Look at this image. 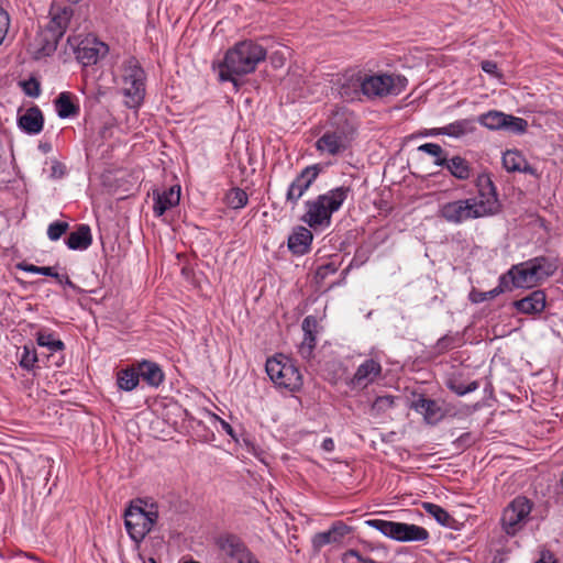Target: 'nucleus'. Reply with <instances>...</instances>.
Wrapping results in <instances>:
<instances>
[{
  "mask_svg": "<svg viewBox=\"0 0 563 563\" xmlns=\"http://www.w3.org/2000/svg\"><path fill=\"white\" fill-rule=\"evenodd\" d=\"M477 198L460 199L445 202L440 207L439 214L449 223L461 224L468 220L497 214L501 205L496 187L488 175H479L476 180Z\"/></svg>",
  "mask_w": 563,
  "mask_h": 563,
  "instance_id": "f257e3e1",
  "label": "nucleus"
},
{
  "mask_svg": "<svg viewBox=\"0 0 563 563\" xmlns=\"http://www.w3.org/2000/svg\"><path fill=\"white\" fill-rule=\"evenodd\" d=\"M265 58L266 49L262 45L253 41L239 42L228 49L223 60L219 64V79L231 81L238 87L236 76L253 73L258 63L265 60Z\"/></svg>",
  "mask_w": 563,
  "mask_h": 563,
  "instance_id": "f03ea898",
  "label": "nucleus"
},
{
  "mask_svg": "<svg viewBox=\"0 0 563 563\" xmlns=\"http://www.w3.org/2000/svg\"><path fill=\"white\" fill-rule=\"evenodd\" d=\"M351 191L350 186H340L319 195L314 200H308L302 220L311 228L329 225L332 214L342 207Z\"/></svg>",
  "mask_w": 563,
  "mask_h": 563,
  "instance_id": "7ed1b4c3",
  "label": "nucleus"
},
{
  "mask_svg": "<svg viewBox=\"0 0 563 563\" xmlns=\"http://www.w3.org/2000/svg\"><path fill=\"white\" fill-rule=\"evenodd\" d=\"M554 269L548 258L543 256L534 257L527 262L512 265L501 276L505 277L509 291L514 288H529L539 282L551 276Z\"/></svg>",
  "mask_w": 563,
  "mask_h": 563,
  "instance_id": "20e7f679",
  "label": "nucleus"
},
{
  "mask_svg": "<svg viewBox=\"0 0 563 563\" xmlns=\"http://www.w3.org/2000/svg\"><path fill=\"white\" fill-rule=\"evenodd\" d=\"M364 97L368 100L383 99L390 96H398L404 92L408 79L402 75L389 73H363Z\"/></svg>",
  "mask_w": 563,
  "mask_h": 563,
  "instance_id": "39448f33",
  "label": "nucleus"
},
{
  "mask_svg": "<svg viewBox=\"0 0 563 563\" xmlns=\"http://www.w3.org/2000/svg\"><path fill=\"white\" fill-rule=\"evenodd\" d=\"M146 74L140 62L129 57L122 65L123 95L128 98L126 106L130 109H139L145 98Z\"/></svg>",
  "mask_w": 563,
  "mask_h": 563,
  "instance_id": "423d86ee",
  "label": "nucleus"
},
{
  "mask_svg": "<svg viewBox=\"0 0 563 563\" xmlns=\"http://www.w3.org/2000/svg\"><path fill=\"white\" fill-rule=\"evenodd\" d=\"M146 74L140 62L129 57L122 65L123 95L128 98L126 106L130 109H139L145 98Z\"/></svg>",
  "mask_w": 563,
  "mask_h": 563,
  "instance_id": "0eeeda50",
  "label": "nucleus"
},
{
  "mask_svg": "<svg viewBox=\"0 0 563 563\" xmlns=\"http://www.w3.org/2000/svg\"><path fill=\"white\" fill-rule=\"evenodd\" d=\"M266 373L272 382L290 391H297L302 386V376L292 361L283 354L266 361Z\"/></svg>",
  "mask_w": 563,
  "mask_h": 563,
  "instance_id": "6e6552de",
  "label": "nucleus"
},
{
  "mask_svg": "<svg viewBox=\"0 0 563 563\" xmlns=\"http://www.w3.org/2000/svg\"><path fill=\"white\" fill-rule=\"evenodd\" d=\"M365 523L378 530L385 537L399 542L426 541L429 539V532L427 529L412 523L383 519H369Z\"/></svg>",
  "mask_w": 563,
  "mask_h": 563,
  "instance_id": "1a4fd4ad",
  "label": "nucleus"
},
{
  "mask_svg": "<svg viewBox=\"0 0 563 563\" xmlns=\"http://www.w3.org/2000/svg\"><path fill=\"white\" fill-rule=\"evenodd\" d=\"M533 508V503L526 496H517L504 509L500 523L504 532L509 537H515L523 529L529 520Z\"/></svg>",
  "mask_w": 563,
  "mask_h": 563,
  "instance_id": "9d476101",
  "label": "nucleus"
},
{
  "mask_svg": "<svg viewBox=\"0 0 563 563\" xmlns=\"http://www.w3.org/2000/svg\"><path fill=\"white\" fill-rule=\"evenodd\" d=\"M67 42L73 47L76 59L82 64V66L97 64L109 51L108 46L96 37L87 36L80 41L68 37Z\"/></svg>",
  "mask_w": 563,
  "mask_h": 563,
  "instance_id": "9b49d317",
  "label": "nucleus"
},
{
  "mask_svg": "<svg viewBox=\"0 0 563 563\" xmlns=\"http://www.w3.org/2000/svg\"><path fill=\"white\" fill-rule=\"evenodd\" d=\"M36 344L48 351L45 357L46 367L59 368L65 363V343L57 338L54 331L49 329H41L35 334Z\"/></svg>",
  "mask_w": 563,
  "mask_h": 563,
  "instance_id": "f8f14e48",
  "label": "nucleus"
},
{
  "mask_svg": "<svg viewBox=\"0 0 563 563\" xmlns=\"http://www.w3.org/2000/svg\"><path fill=\"white\" fill-rule=\"evenodd\" d=\"M216 545L220 555L231 563H243L252 551L247 548L242 538L235 533H222L216 539Z\"/></svg>",
  "mask_w": 563,
  "mask_h": 563,
  "instance_id": "ddd939ff",
  "label": "nucleus"
},
{
  "mask_svg": "<svg viewBox=\"0 0 563 563\" xmlns=\"http://www.w3.org/2000/svg\"><path fill=\"white\" fill-rule=\"evenodd\" d=\"M321 172L322 166L320 164L310 165L303 168L289 185L286 194V200L292 206H296L299 199L309 189V187L313 184Z\"/></svg>",
  "mask_w": 563,
  "mask_h": 563,
  "instance_id": "4468645a",
  "label": "nucleus"
},
{
  "mask_svg": "<svg viewBox=\"0 0 563 563\" xmlns=\"http://www.w3.org/2000/svg\"><path fill=\"white\" fill-rule=\"evenodd\" d=\"M331 131L345 136L350 142L354 140L357 130L356 115L345 107H336L329 118Z\"/></svg>",
  "mask_w": 563,
  "mask_h": 563,
  "instance_id": "2eb2a0df",
  "label": "nucleus"
},
{
  "mask_svg": "<svg viewBox=\"0 0 563 563\" xmlns=\"http://www.w3.org/2000/svg\"><path fill=\"white\" fill-rule=\"evenodd\" d=\"M124 526L130 538L140 543L150 533L145 521V509L131 504L124 512Z\"/></svg>",
  "mask_w": 563,
  "mask_h": 563,
  "instance_id": "dca6fc26",
  "label": "nucleus"
},
{
  "mask_svg": "<svg viewBox=\"0 0 563 563\" xmlns=\"http://www.w3.org/2000/svg\"><path fill=\"white\" fill-rule=\"evenodd\" d=\"M51 20L46 26L47 40L53 41L55 44L64 36L69 22L74 15L71 7H52Z\"/></svg>",
  "mask_w": 563,
  "mask_h": 563,
  "instance_id": "f3484780",
  "label": "nucleus"
},
{
  "mask_svg": "<svg viewBox=\"0 0 563 563\" xmlns=\"http://www.w3.org/2000/svg\"><path fill=\"white\" fill-rule=\"evenodd\" d=\"M351 532V527L343 521H334L327 531L318 532L311 538L313 554H318L324 545L342 542L345 536Z\"/></svg>",
  "mask_w": 563,
  "mask_h": 563,
  "instance_id": "a211bd4d",
  "label": "nucleus"
},
{
  "mask_svg": "<svg viewBox=\"0 0 563 563\" xmlns=\"http://www.w3.org/2000/svg\"><path fill=\"white\" fill-rule=\"evenodd\" d=\"M380 374V363L374 358H367L357 367L349 385L352 388H366L369 384L374 383Z\"/></svg>",
  "mask_w": 563,
  "mask_h": 563,
  "instance_id": "6ab92c4d",
  "label": "nucleus"
},
{
  "mask_svg": "<svg viewBox=\"0 0 563 563\" xmlns=\"http://www.w3.org/2000/svg\"><path fill=\"white\" fill-rule=\"evenodd\" d=\"M350 142L345 136L329 130L325 131L316 142V148L319 152H325L329 155L335 156L344 153L351 147Z\"/></svg>",
  "mask_w": 563,
  "mask_h": 563,
  "instance_id": "aec40b11",
  "label": "nucleus"
},
{
  "mask_svg": "<svg viewBox=\"0 0 563 563\" xmlns=\"http://www.w3.org/2000/svg\"><path fill=\"white\" fill-rule=\"evenodd\" d=\"M503 165L509 173L528 174L536 179L540 178V173L536 167L529 164L523 154L518 150H507L503 154Z\"/></svg>",
  "mask_w": 563,
  "mask_h": 563,
  "instance_id": "412c9836",
  "label": "nucleus"
},
{
  "mask_svg": "<svg viewBox=\"0 0 563 563\" xmlns=\"http://www.w3.org/2000/svg\"><path fill=\"white\" fill-rule=\"evenodd\" d=\"M153 212L156 217H162L167 210L177 206L180 200V186H172L164 191L153 190Z\"/></svg>",
  "mask_w": 563,
  "mask_h": 563,
  "instance_id": "4be33fe9",
  "label": "nucleus"
},
{
  "mask_svg": "<svg viewBox=\"0 0 563 563\" xmlns=\"http://www.w3.org/2000/svg\"><path fill=\"white\" fill-rule=\"evenodd\" d=\"M317 327L318 321L313 316H307L301 324L303 331V340L298 347V353L305 360H310L313 356V351L317 344Z\"/></svg>",
  "mask_w": 563,
  "mask_h": 563,
  "instance_id": "5701e85b",
  "label": "nucleus"
},
{
  "mask_svg": "<svg viewBox=\"0 0 563 563\" xmlns=\"http://www.w3.org/2000/svg\"><path fill=\"white\" fill-rule=\"evenodd\" d=\"M18 126L26 134L36 135L44 126V115L37 106H33L18 117Z\"/></svg>",
  "mask_w": 563,
  "mask_h": 563,
  "instance_id": "b1692460",
  "label": "nucleus"
},
{
  "mask_svg": "<svg viewBox=\"0 0 563 563\" xmlns=\"http://www.w3.org/2000/svg\"><path fill=\"white\" fill-rule=\"evenodd\" d=\"M545 292L543 290H534L522 299L514 301L515 309L525 314L540 313L545 308Z\"/></svg>",
  "mask_w": 563,
  "mask_h": 563,
  "instance_id": "393cba45",
  "label": "nucleus"
},
{
  "mask_svg": "<svg viewBox=\"0 0 563 563\" xmlns=\"http://www.w3.org/2000/svg\"><path fill=\"white\" fill-rule=\"evenodd\" d=\"M313 235L311 231L305 227H297L288 238V249L297 256L309 253L311 249Z\"/></svg>",
  "mask_w": 563,
  "mask_h": 563,
  "instance_id": "a878e982",
  "label": "nucleus"
},
{
  "mask_svg": "<svg viewBox=\"0 0 563 563\" xmlns=\"http://www.w3.org/2000/svg\"><path fill=\"white\" fill-rule=\"evenodd\" d=\"M136 367L140 378L151 387H159L165 379L163 369L155 362L143 360L136 363Z\"/></svg>",
  "mask_w": 563,
  "mask_h": 563,
  "instance_id": "bb28decb",
  "label": "nucleus"
},
{
  "mask_svg": "<svg viewBox=\"0 0 563 563\" xmlns=\"http://www.w3.org/2000/svg\"><path fill=\"white\" fill-rule=\"evenodd\" d=\"M363 84V73L357 71L346 77L340 86V95L346 101H361L364 97V89L361 87Z\"/></svg>",
  "mask_w": 563,
  "mask_h": 563,
  "instance_id": "cd10ccee",
  "label": "nucleus"
},
{
  "mask_svg": "<svg viewBox=\"0 0 563 563\" xmlns=\"http://www.w3.org/2000/svg\"><path fill=\"white\" fill-rule=\"evenodd\" d=\"M65 244L73 251H85L92 244L91 229L88 224H78L76 230L70 232Z\"/></svg>",
  "mask_w": 563,
  "mask_h": 563,
  "instance_id": "c85d7f7f",
  "label": "nucleus"
},
{
  "mask_svg": "<svg viewBox=\"0 0 563 563\" xmlns=\"http://www.w3.org/2000/svg\"><path fill=\"white\" fill-rule=\"evenodd\" d=\"M412 408L422 413L424 420L430 424H435L439 422L443 415L441 411V407L433 399L426 398L424 396H420L412 402Z\"/></svg>",
  "mask_w": 563,
  "mask_h": 563,
  "instance_id": "c756f323",
  "label": "nucleus"
},
{
  "mask_svg": "<svg viewBox=\"0 0 563 563\" xmlns=\"http://www.w3.org/2000/svg\"><path fill=\"white\" fill-rule=\"evenodd\" d=\"M445 386L457 396H464L468 393L475 391L479 387L477 380H472L464 384L463 373H452L445 380Z\"/></svg>",
  "mask_w": 563,
  "mask_h": 563,
  "instance_id": "7c9ffc66",
  "label": "nucleus"
},
{
  "mask_svg": "<svg viewBox=\"0 0 563 563\" xmlns=\"http://www.w3.org/2000/svg\"><path fill=\"white\" fill-rule=\"evenodd\" d=\"M139 383L140 376L136 364L122 368L117 373V385L121 390L132 391L137 387Z\"/></svg>",
  "mask_w": 563,
  "mask_h": 563,
  "instance_id": "2f4dec72",
  "label": "nucleus"
},
{
  "mask_svg": "<svg viewBox=\"0 0 563 563\" xmlns=\"http://www.w3.org/2000/svg\"><path fill=\"white\" fill-rule=\"evenodd\" d=\"M443 167H446L450 174L460 180H466L471 176L472 169L468 162L459 155L446 159V164Z\"/></svg>",
  "mask_w": 563,
  "mask_h": 563,
  "instance_id": "473e14b6",
  "label": "nucleus"
},
{
  "mask_svg": "<svg viewBox=\"0 0 563 563\" xmlns=\"http://www.w3.org/2000/svg\"><path fill=\"white\" fill-rule=\"evenodd\" d=\"M54 103L56 112L62 119L74 117L79 112V106L74 103L69 92L59 93Z\"/></svg>",
  "mask_w": 563,
  "mask_h": 563,
  "instance_id": "72a5a7b5",
  "label": "nucleus"
},
{
  "mask_svg": "<svg viewBox=\"0 0 563 563\" xmlns=\"http://www.w3.org/2000/svg\"><path fill=\"white\" fill-rule=\"evenodd\" d=\"M473 123L474 120L472 119L456 120L445 126H442L440 132L443 135L457 139L467 134L468 132H472L474 130Z\"/></svg>",
  "mask_w": 563,
  "mask_h": 563,
  "instance_id": "f704fd0d",
  "label": "nucleus"
},
{
  "mask_svg": "<svg viewBox=\"0 0 563 563\" xmlns=\"http://www.w3.org/2000/svg\"><path fill=\"white\" fill-rule=\"evenodd\" d=\"M423 509L431 515L438 523L446 528H453L455 519L441 506L432 503H423Z\"/></svg>",
  "mask_w": 563,
  "mask_h": 563,
  "instance_id": "c9c22d12",
  "label": "nucleus"
},
{
  "mask_svg": "<svg viewBox=\"0 0 563 563\" xmlns=\"http://www.w3.org/2000/svg\"><path fill=\"white\" fill-rule=\"evenodd\" d=\"M506 291H509V287L506 284L505 277H503L500 275L499 279H498V285L494 289H492L489 291H485V292L472 291L470 295V298L473 302L479 303V302H483L486 300L494 299L495 297H497L500 294H504Z\"/></svg>",
  "mask_w": 563,
  "mask_h": 563,
  "instance_id": "e433bc0d",
  "label": "nucleus"
},
{
  "mask_svg": "<svg viewBox=\"0 0 563 563\" xmlns=\"http://www.w3.org/2000/svg\"><path fill=\"white\" fill-rule=\"evenodd\" d=\"M505 113L497 110H490L486 113H483L478 117L477 122L489 129V130H501L505 124Z\"/></svg>",
  "mask_w": 563,
  "mask_h": 563,
  "instance_id": "4c0bfd02",
  "label": "nucleus"
},
{
  "mask_svg": "<svg viewBox=\"0 0 563 563\" xmlns=\"http://www.w3.org/2000/svg\"><path fill=\"white\" fill-rule=\"evenodd\" d=\"M224 199H225V203L228 205V207H230L232 209H242L249 202L247 194L239 187L231 188L227 192Z\"/></svg>",
  "mask_w": 563,
  "mask_h": 563,
  "instance_id": "58836bf2",
  "label": "nucleus"
},
{
  "mask_svg": "<svg viewBox=\"0 0 563 563\" xmlns=\"http://www.w3.org/2000/svg\"><path fill=\"white\" fill-rule=\"evenodd\" d=\"M41 361L36 349L33 344H25L20 357V366L23 369L32 371L36 367V364Z\"/></svg>",
  "mask_w": 563,
  "mask_h": 563,
  "instance_id": "ea45409f",
  "label": "nucleus"
},
{
  "mask_svg": "<svg viewBox=\"0 0 563 563\" xmlns=\"http://www.w3.org/2000/svg\"><path fill=\"white\" fill-rule=\"evenodd\" d=\"M419 152H423L434 157L437 166H444L448 159V153L437 143H424L418 147Z\"/></svg>",
  "mask_w": 563,
  "mask_h": 563,
  "instance_id": "a19ab883",
  "label": "nucleus"
},
{
  "mask_svg": "<svg viewBox=\"0 0 563 563\" xmlns=\"http://www.w3.org/2000/svg\"><path fill=\"white\" fill-rule=\"evenodd\" d=\"M505 124L503 125V131L512 133V134H523L528 129L527 120L515 117L511 114L505 113Z\"/></svg>",
  "mask_w": 563,
  "mask_h": 563,
  "instance_id": "79ce46f5",
  "label": "nucleus"
},
{
  "mask_svg": "<svg viewBox=\"0 0 563 563\" xmlns=\"http://www.w3.org/2000/svg\"><path fill=\"white\" fill-rule=\"evenodd\" d=\"M69 230V223L66 221H54L47 228V236L51 241L59 240Z\"/></svg>",
  "mask_w": 563,
  "mask_h": 563,
  "instance_id": "37998d69",
  "label": "nucleus"
},
{
  "mask_svg": "<svg viewBox=\"0 0 563 563\" xmlns=\"http://www.w3.org/2000/svg\"><path fill=\"white\" fill-rule=\"evenodd\" d=\"M23 92L32 98H37L41 95V82L35 77H30L20 82Z\"/></svg>",
  "mask_w": 563,
  "mask_h": 563,
  "instance_id": "c03bdc74",
  "label": "nucleus"
},
{
  "mask_svg": "<svg viewBox=\"0 0 563 563\" xmlns=\"http://www.w3.org/2000/svg\"><path fill=\"white\" fill-rule=\"evenodd\" d=\"M395 405V398L393 396H379L373 402V410L383 412Z\"/></svg>",
  "mask_w": 563,
  "mask_h": 563,
  "instance_id": "a18cd8bd",
  "label": "nucleus"
},
{
  "mask_svg": "<svg viewBox=\"0 0 563 563\" xmlns=\"http://www.w3.org/2000/svg\"><path fill=\"white\" fill-rule=\"evenodd\" d=\"M455 339L451 335H443L437 341L435 349L439 353H444L454 347Z\"/></svg>",
  "mask_w": 563,
  "mask_h": 563,
  "instance_id": "49530a36",
  "label": "nucleus"
},
{
  "mask_svg": "<svg viewBox=\"0 0 563 563\" xmlns=\"http://www.w3.org/2000/svg\"><path fill=\"white\" fill-rule=\"evenodd\" d=\"M54 279L59 284V285H63V286H66V287H69L71 288L73 290H75L76 292L80 294L82 290L71 282V279L69 278V276L67 274H58L56 273Z\"/></svg>",
  "mask_w": 563,
  "mask_h": 563,
  "instance_id": "de8ad7c7",
  "label": "nucleus"
},
{
  "mask_svg": "<svg viewBox=\"0 0 563 563\" xmlns=\"http://www.w3.org/2000/svg\"><path fill=\"white\" fill-rule=\"evenodd\" d=\"M367 261V255L365 253V251H363L362 249H358L350 264L351 267L353 266H356V267H360L361 265H363L365 262Z\"/></svg>",
  "mask_w": 563,
  "mask_h": 563,
  "instance_id": "09e8293b",
  "label": "nucleus"
},
{
  "mask_svg": "<svg viewBox=\"0 0 563 563\" xmlns=\"http://www.w3.org/2000/svg\"><path fill=\"white\" fill-rule=\"evenodd\" d=\"M481 68L483 71L489 75H498V67L497 64L493 60H483L481 63Z\"/></svg>",
  "mask_w": 563,
  "mask_h": 563,
  "instance_id": "8fccbe9b",
  "label": "nucleus"
},
{
  "mask_svg": "<svg viewBox=\"0 0 563 563\" xmlns=\"http://www.w3.org/2000/svg\"><path fill=\"white\" fill-rule=\"evenodd\" d=\"M157 519H158L157 510H154V509L145 510V521L147 522L150 532L152 531L154 525L157 522Z\"/></svg>",
  "mask_w": 563,
  "mask_h": 563,
  "instance_id": "3c124183",
  "label": "nucleus"
},
{
  "mask_svg": "<svg viewBox=\"0 0 563 563\" xmlns=\"http://www.w3.org/2000/svg\"><path fill=\"white\" fill-rule=\"evenodd\" d=\"M536 563H559L554 554L549 550L541 551L540 558Z\"/></svg>",
  "mask_w": 563,
  "mask_h": 563,
  "instance_id": "603ef678",
  "label": "nucleus"
},
{
  "mask_svg": "<svg viewBox=\"0 0 563 563\" xmlns=\"http://www.w3.org/2000/svg\"><path fill=\"white\" fill-rule=\"evenodd\" d=\"M18 268L20 271L25 272V273H31V274H38L40 273V266L33 265V264H30V263H26V262L19 263L18 264Z\"/></svg>",
  "mask_w": 563,
  "mask_h": 563,
  "instance_id": "864d4df0",
  "label": "nucleus"
},
{
  "mask_svg": "<svg viewBox=\"0 0 563 563\" xmlns=\"http://www.w3.org/2000/svg\"><path fill=\"white\" fill-rule=\"evenodd\" d=\"M0 25H2V29H7V30L9 29V25H10L9 14L1 7H0Z\"/></svg>",
  "mask_w": 563,
  "mask_h": 563,
  "instance_id": "5fc2aeb1",
  "label": "nucleus"
},
{
  "mask_svg": "<svg viewBox=\"0 0 563 563\" xmlns=\"http://www.w3.org/2000/svg\"><path fill=\"white\" fill-rule=\"evenodd\" d=\"M57 272H55V268L52 266H40V275L47 276V277H55Z\"/></svg>",
  "mask_w": 563,
  "mask_h": 563,
  "instance_id": "6e6d98bb",
  "label": "nucleus"
},
{
  "mask_svg": "<svg viewBox=\"0 0 563 563\" xmlns=\"http://www.w3.org/2000/svg\"><path fill=\"white\" fill-rule=\"evenodd\" d=\"M321 448L325 452H332L334 450V441L332 438H325L322 443Z\"/></svg>",
  "mask_w": 563,
  "mask_h": 563,
  "instance_id": "4d7b16f0",
  "label": "nucleus"
},
{
  "mask_svg": "<svg viewBox=\"0 0 563 563\" xmlns=\"http://www.w3.org/2000/svg\"><path fill=\"white\" fill-rule=\"evenodd\" d=\"M220 423L225 433L235 439V433L232 426L222 419H220Z\"/></svg>",
  "mask_w": 563,
  "mask_h": 563,
  "instance_id": "13d9d810",
  "label": "nucleus"
},
{
  "mask_svg": "<svg viewBox=\"0 0 563 563\" xmlns=\"http://www.w3.org/2000/svg\"><path fill=\"white\" fill-rule=\"evenodd\" d=\"M38 148H40L43 153H45V154H46V153H48V152H51V151H52V145H51L49 143H47V142H45V143H40Z\"/></svg>",
  "mask_w": 563,
  "mask_h": 563,
  "instance_id": "bf43d9fd",
  "label": "nucleus"
},
{
  "mask_svg": "<svg viewBox=\"0 0 563 563\" xmlns=\"http://www.w3.org/2000/svg\"><path fill=\"white\" fill-rule=\"evenodd\" d=\"M440 131H441V128H434V129H431L427 133V135H431V136L443 135Z\"/></svg>",
  "mask_w": 563,
  "mask_h": 563,
  "instance_id": "052dcab7",
  "label": "nucleus"
},
{
  "mask_svg": "<svg viewBox=\"0 0 563 563\" xmlns=\"http://www.w3.org/2000/svg\"><path fill=\"white\" fill-rule=\"evenodd\" d=\"M243 563H260V561L253 553H251L250 556H247V559Z\"/></svg>",
  "mask_w": 563,
  "mask_h": 563,
  "instance_id": "680f3d73",
  "label": "nucleus"
},
{
  "mask_svg": "<svg viewBox=\"0 0 563 563\" xmlns=\"http://www.w3.org/2000/svg\"><path fill=\"white\" fill-rule=\"evenodd\" d=\"M7 32H8V30L2 29V25H0V44L3 42Z\"/></svg>",
  "mask_w": 563,
  "mask_h": 563,
  "instance_id": "e2e57ef3",
  "label": "nucleus"
},
{
  "mask_svg": "<svg viewBox=\"0 0 563 563\" xmlns=\"http://www.w3.org/2000/svg\"><path fill=\"white\" fill-rule=\"evenodd\" d=\"M470 437H471V435H470V433H464V434H462V435L457 439V441H460V442H465V441H467V440L470 439Z\"/></svg>",
  "mask_w": 563,
  "mask_h": 563,
  "instance_id": "0e129e2a",
  "label": "nucleus"
},
{
  "mask_svg": "<svg viewBox=\"0 0 563 563\" xmlns=\"http://www.w3.org/2000/svg\"><path fill=\"white\" fill-rule=\"evenodd\" d=\"M324 268H327V269H331L332 272H335V268H334V267H332L330 264H329V265H327V266H324Z\"/></svg>",
  "mask_w": 563,
  "mask_h": 563,
  "instance_id": "69168bd1",
  "label": "nucleus"
},
{
  "mask_svg": "<svg viewBox=\"0 0 563 563\" xmlns=\"http://www.w3.org/2000/svg\"><path fill=\"white\" fill-rule=\"evenodd\" d=\"M184 563H200V562L195 561V560H190V561H187V562H184Z\"/></svg>",
  "mask_w": 563,
  "mask_h": 563,
  "instance_id": "338daca9",
  "label": "nucleus"
},
{
  "mask_svg": "<svg viewBox=\"0 0 563 563\" xmlns=\"http://www.w3.org/2000/svg\"><path fill=\"white\" fill-rule=\"evenodd\" d=\"M57 166H53V169H54V173L55 172H58V168H56Z\"/></svg>",
  "mask_w": 563,
  "mask_h": 563,
  "instance_id": "774afa93",
  "label": "nucleus"
}]
</instances>
